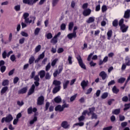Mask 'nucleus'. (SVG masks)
I'll return each mask as SVG.
<instances>
[{
	"instance_id": "nucleus-1",
	"label": "nucleus",
	"mask_w": 130,
	"mask_h": 130,
	"mask_svg": "<svg viewBox=\"0 0 130 130\" xmlns=\"http://www.w3.org/2000/svg\"><path fill=\"white\" fill-rule=\"evenodd\" d=\"M29 13L27 12L23 14V17L24 19L25 23H26V24H31V23H32V24H34V22L35 20H36V17L31 16H30V19H33V21L32 20V19L29 20V18H28V17H29Z\"/></svg>"
},
{
	"instance_id": "nucleus-2",
	"label": "nucleus",
	"mask_w": 130,
	"mask_h": 130,
	"mask_svg": "<svg viewBox=\"0 0 130 130\" xmlns=\"http://www.w3.org/2000/svg\"><path fill=\"white\" fill-rule=\"evenodd\" d=\"M84 120H85V116L81 115L80 117L78 118V121H79V123H75L73 125V127L75 126H83L84 125Z\"/></svg>"
},
{
	"instance_id": "nucleus-3",
	"label": "nucleus",
	"mask_w": 130,
	"mask_h": 130,
	"mask_svg": "<svg viewBox=\"0 0 130 130\" xmlns=\"http://www.w3.org/2000/svg\"><path fill=\"white\" fill-rule=\"evenodd\" d=\"M14 118H13V116L11 114H9L6 117L2 118L1 120L2 123H4V122H7V123H9V122H11L12 120H13Z\"/></svg>"
},
{
	"instance_id": "nucleus-4",
	"label": "nucleus",
	"mask_w": 130,
	"mask_h": 130,
	"mask_svg": "<svg viewBox=\"0 0 130 130\" xmlns=\"http://www.w3.org/2000/svg\"><path fill=\"white\" fill-rule=\"evenodd\" d=\"M76 58L78 61V63L80 67H81L82 69H83L84 70H86V66L83 62V60L82 59V57H81V56L79 55L76 57Z\"/></svg>"
},
{
	"instance_id": "nucleus-5",
	"label": "nucleus",
	"mask_w": 130,
	"mask_h": 130,
	"mask_svg": "<svg viewBox=\"0 0 130 130\" xmlns=\"http://www.w3.org/2000/svg\"><path fill=\"white\" fill-rule=\"evenodd\" d=\"M37 105L41 106L44 104V96L41 95L37 99Z\"/></svg>"
},
{
	"instance_id": "nucleus-6",
	"label": "nucleus",
	"mask_w": 130,
	"mask_h": 130,
	"mask_svg": "<svg viewBox=\"0 0 130 130\" xmlns=\"http://www.w3.org/2000/svg\"><path fill=\"white\" fill-rule=\"evenodd\" d=\"M45 56V52H43L42 54H40L37 59L35 60V63H38L41 59H43Z\"/></svg>"
},
{
	"instance_id": "nucleus-7",
	"label": "nucleus",
	"mask_w": 130,
	"mask_h": 130,
	"mask_svg": "<svg viewBox=\"0 0 130 130\" xmlns=\"http://www.w3.org/2000/svg\"><path fill=\"white\" fill-rule=\"evenodd\" d=\"M58 36H60V32H59L57 35H55V36L51 40V43H53V44H56L57 42V37Z\"/></svg>"
},
{
	"instance_id": "nucleus-8",
	"label": "nucleus",
	"mask_w": 130,
	"mask_h": 130,
	"mask_svg": "<svg viewBox=\"0 0 130 130\" xmlns=\"http://www.w3.org/2000/svg\"><path fill=\"white\" fill-rule=\"evenodd\" d=\"M36 113L37 112V108H32L31 106L27 109V114H32V113Z\"/></svg>"
},
{
	"instance_id": "nucleus-9",
	"label": "nucleus",
	"mask_w": 130,
	"mask_h": 130,
	"mask_svg": "<svg viewBox=\"0 0 130 130\" xmlns=\"http://www.w3.org/2000/svg\"><path fill=\"white\" fill-rule=\"evenodd\" d=\"M61 127H63V128H64L65 129H67L68 128H70V124H69V122L67 121H63L61 123Z\"/></svg>"
},
{
	"instance_id": "nucleus-10",
	"label": "nucleus",
	"mask_w": 130,
	"mask_h": 130,
	"mask_svg": "<svg viewBox=\"0 0 130 130\" xmlns=\"http://www.w3.org/2000/svg\"><path fill=\"white\" fill-rule=\"evenodd\" d=\"M120 27V30L122 33H125L127 29H128V26L125 25V24H123Z\"/></svg>"
},
{
	"instance_id": "nucleus-11",
	"label": "nucleus",
	"mask_w": 130,
	"mask_h": 130,
	"mask_svg": "<svg viewBox=\"0 0 130 130\" xmlns=\"http://www.w3.org/2000/svg\"><path fill=\"white\" fill-rule=\"evenodd\" d=\"M67 37L70 40H72L73 38H76L77 37V34L73 32V33L69 34L67 36Z\"/></svg>"
},
{
	"instance_id": "nucleus-12",
	"label": "nucleus",
	"mask_w": 130,
	"mask_h": 130,
	"mask_svg": "<svg viewBox=\"0 0 130 130\" xmlns=\"http://www.w3.org/2000/svg\"><path fill=\"white\" fill-rule=\"evenodd\" d=\"M100 77H101L102 80H105L107 78V74L105 71H102L99 74Z\"/></svg>"
},
{
	"instance_id": "nucleus-13",
	"label": "nucleus",
	"mask_w": 130,
	"mask_h": 130,
	"mask_svg": "<svg viewBox=\"0 0 130 130\" xmlns=\"http://www.w3.org/2000/svg\"><path fill=\"white\" fill-rule=\"evenodd\" d=\"M45 71L44 70H41L38 73V75L40 76V79H43L45 77Z\"/></svg>"
},
{
	"instance_id": "nucleus-14",
	"label": "nucleus",
	"mask_w": 130,
	"mask_h": 130,
	"mask_svg": "<svg viewBox=\"0 0 130 130\" xmlns=\"http://www.w3.org/2000/svg\"><path fill=\"white\" fill-rule=\"evenodd\" d=\"M91 14V10L90 9H85L83 12V16L85 17H87V16H89Z\"/></svg>"
},
{
	"instance_id": "nucleus-15",
	"label": "nucleus",
	"mask_w": 130,
	"mask_h": 130,
	"mask_svg": "<svg viewBox=\"0 0 130 130\" xmlns=\"http://www.w3.org/2000/svg\"><path fill=\"white\" fill-rule=\"evenodd\" d=\"M34 91H35V85L32 84L31 85V88L29 90V91L28 92V95H32V94H33V92H34Z\"/></svg>"
},
{
	"instance_id": "nucleus-16",
	"label": "nucleus",
	"mask_w": 130,
	"mask_h": 130,
	"mask_svg": "<svg viewBox=\"0 0 130 130\" xmlns=\"http://www.w3.org/2000/svg\"><path fill=\"white\" fill-rule=\"evenodd\" d=\"M130 17V10L127 9L126 11H125L124 14V18L125 19H129Z\"/></svg>"
},
{
	"instance_id": "nucleus-17",
	"label": "nucleus",
	"mask_w": 130,
	"mask_h": 130,
	"mask_svg": "<svg viewBox=\"0 0 130 130\" xmlns=\"http://www.w3.org/2000/svg\"><path fill=\"white\" fill-rule=\"evenodd\" d=\"M69 84H70V80H64L63 82V88L64 89H67L68 88V86H69Z\"/></svg>"
},
{
	"instance_id": "nucleus-18",
	"label": "nucleus",
	"mask_w": 130,
	"mask_h": 130,
	"mask_svg": "<svg viewBox=\"0 0 130 130\" xmlns=\"http://www.w3.org/2000/svg\"><path fill=\"white\" fill-rule=\"evenodd\" d=\"M27 90L28 88L27 87H23V88L18 91V94H25V93L27 92Z\"/></svg>"
},
{
	"instance_id": "nucleus-19",
	"label": "nucleus",
	"mask_w": 130,
	"mask_h": 130,
	"mask_svg": "<svg viewBox=\"0 0 130 130\" xmlns=\"http://www.w3.org/2000/svg\"><path fill=\"white\" fill-rule=\"evenodd\" d=\"M55 111H59V112H62V111H63V109H62V107L60 105H57L55 108Z\"/></svg>"
},
{
	"instance_id": "nucleus-20",
	"label": "nucleus",
	"mask_w": 130,
	"mask_h": 130,
	"mask_svg": "<svg viewBox=\"0 0 130 130\" xmlns=\"http://www.w3.org/2000/svg\"><path fill=\"white\" fill-rule=\"evenodd\" d=\"M60 88L61 86H55L52 90L53 93V94H56V93H57V92L59 91V90H60Z\"/></svg>"
},
{
	"instance_id": "nucleus-21",
	"label": "nucleus",
	"mask_w": 130,
	"mask_h": 130,
	"mask_svg": "<svg viewBox=\"0 0 130 130\" xmlns=\"http://www.w3.org/2000/svg\"><path fill=\"white\" fill-rule=\"evenodd\" d=\"M53 85H54L56 87H59L61 84V82L60 81L55 80L53 82Z\"/></svg>"
},
{
	"instance_id": "nucleus-22",
	"label": "nucleus",
	"mask_w": 130,
	"mask_h": 130,
	"mask_svg": "<svg viewBox=\"0 0 130 130\" xmlns=\"http://www.w3.org/2000/svg\"><path fill=\"white\" fill-rule=\"evenodd\" d=\"M54 101L55 103H60L61 102V98L59 96H56L54 98Z\"/></svg>"
},
{
	"instance_id": "nucleus-23",
	"label": "nucleus",
	"mask_w": 130,
	"mask_h": 130,
	"mask_svg": "<svg viewBox=\"0 0 130 130\" xmlns=\"http://www.w3.org/2000/svg\"><path fill=\"white\" fill-rule=\"evenodd\" d=\"M81 86L83 89H85V87H87V86H88V82H87L85 80L82 81L81 83Z\"/></svg>"
},
{
	"instance_id": "nucleus-24",
	"label": "nucleus",
	"mask_w": 130,
	"mask_h": 130,
	"mask_svg": "<svg viewBox=\"0 0 130 130\" xmlns=\"http://www.w3.org/2000/svg\"><path fill=\"white\" fill-rule=\"evenodd\" d=\"M120 113V109H116L112 111V114L115 115H118Z\"/></svg>"
},
{
	"instance_id": "nucleus-25",
	"label": "nucleus",
	"mask_w": 130,
	"mask_h": 130,
	"mask_svg": "<svg viewBox=\"0 0 130 130\" xmlns=\"http://www.w3.org/2000/svg\"><path fill=\"white\" fill-rule=\"evenodd\" d=\"M35 60V57H34V56L33 55H31L29 59V61H28L29 64H32V63H34Z\"/></svg>"
},
{
	"instance_id": "nucleus-26",
	"label": "nucleus",
	"mask_w": 130,
	"mask_h": 130,
	"mask_svg": "<svg viewBox=\"0 0 130 130\" xmlns=\"http://www.w3.org/2000/svg\"><path fill=\"white\" fill-rule=\"evenodd\" d=\"M45 80H50L51 79V74L49 72H47L45 75Z\"/></svg>"
},
{
	"instance_id": "nucleus-27",
	"label": "nucleus",
	"mask_w": 130,
	"mask_h": 130,
	"mask_svg": "<svg viewBox=\"0 0 130 130\" xmlns=\"http://www.w3.org/2000/svg\"><path fill=\"white\" fill-rule=\"evenodd\" d=\"M88 110L89 112L87 113V115H90V114L94 113V112L95 111V107L89 108Z\"/></svg>"
},
{
	"instance_id": "nucleus-28",
	"label": "nucleus",
	"mask_w": 130,
	"mask_h": 130,
	"mask_svg": "<svg viewBox=\"0 0 130 130\" xmlns=\"http://www.w3.org/2000/svg\"><path fill=\"white\" fill-rule=\"evenodd\" d=\"M95 21V18L90 17L88 18L87 20H86V22L88 24H90L91 23H93Z\"/></svg>"
},
{
	"instance_id": "nucleus-29",
	"label": "nucleus",
	"mask_w": 130,
	"mask_h": 130,
	"mask_svg": "<svg viewBox=\"0 0 130 130\" xmlns=\"http://www.w3.org/2000/svg\"><path fill=\"white\" fill-rule=\"evenodd\" d=\"M7 91H8V87L6 86L3 87L1 90V95L5 94V93H6Z\"/></svg>"
},
{
	"instance_id": "nucleus-30",
	"label": "nucleus",
	"mask_w": 130,
	"mask_h": 130,
	"mask_svg": "<svg viewBox=\"0 0 130 130\" xmlns=\"http://www.w3.org/2000/svg\"><path fill=\"white\" fill-rule=\"evenodd\" d=\"M125 64L126 66H130V58L128 57H126L125 59Z\"/></svg>"
},
{
	"instance_id": "nucleus-31",
	"label": "nucleus",
	"mask_w": 130,
	"mask_h": 130,
	"mask_svg": "<svg viewBox=\"0 0 130 130\" xmlns=\"http://www.w3.org/2000/svg\"><path fill=\"white\" fill-rule=\"evenodd\" d=\"M112 91H113V92L115 94H117V93L119 92V89L116 88V86H114L112 88Z\"/></svg>"
},
{
	"instance_id": "nucleus-32",
	"label": "nucleus",
	"mask_w": 130,
	"mask_h": 130,
	"mask_svg": "<svg viewBox=\"0 0 130 130\" xmlns=\"http://www.w3.org/2000/svg\"><path fill=\"white\" fill-rule=\"evenodd\" d=\"M107 36L108 40H110V38H111V36H112V30H110L108 31Z\"/></svg>"
},
{
	"instance_id": "nucleus-33",
	"label": "nucleus",
	"mask_w": 130,
	"mask_h": 130,
	"mask_svg": "<svg viewBox=\"0 0 130 130\" xmlns=\"http://www.w3.org/2000/svg\"><path fill=\"white\" fill-rule=\"evenodd\" d=\"M74 27V22H71L69 24V30L70 31H72L73 30V28Z\"/></svg>"
},
{
	"instance_id": "nucleus-34",
	"label": "nucleus",
	"mask_w": 130,
	"mask_h": 130,
	"mask_svg": "<svg viewBox=\"0 0 130 130\" xmlns=\"http://www.w3.org/2000/svg\"><path fill=\"white\" fill-rule=\"evenodd\" d=\"M77 94H75L73 95V96H71L70 98V102H74L75 100H76V99L77 98Z\"/></svg>"
},
{
	"instance_id": "nucleus-35",
	"label": "nucleus",
	"mask_w": 130,
	"mask_h": 130,
	"mask_svg": "<svg viewBox=\"0 0 130 130\" xmlns=\"http://www.w3.org/2000/svg\"><path fill=\"white\" fill-rule=\"evenodd\" d=\"M130 108V103L129 104H125L124 105V108L123 109L124 111H126L128 109Z\"/></svg>"
},
{
	"instance_id": "nucleus-36",
	"label": "nucleus",
	"mask_w": 130,
	"mask_h": 130,
	"mask_svg": "<svg viewBox=\"0 0 130 130\" xmlns=\"http://www.w3.org/2000/svg\"><path fill=\"white\" fill-rule=\"evenodd\" d=\"M125 81V78L122 77L118 80V83L120 84H123Z\"/></svg>"
},
{
	"instance_id": "nucleus-37",
	"label": "nucleus",
	"mask_w": 130,
	"mask_h": 130,
	"mask_svg": "<svg viewBox=\"0 0 130 130\" xmlns=\"http://www.w3.org/2000/svg\"><path fill=\"white\" fill-rule=\"evenodd\" d=\"M50 68H51V64L50 63V62H49L46 66V68H45L46 72H48V71L50 70Z\"/></svg>"
},
{
	"instance_id": "nucleus-38",
	"label": "nucleus",
	"mask_w": 130,
	"mask_h": 130,
	"mask_svg": "<svg viewBox=\"0 0 130 130\" xmlns=\"http://www.w3.org/2000/svg\"><path fill=\"white\" fill-rule=\"evenodd\" d=\"M112 24L114 27H117V26L118 25V20L117 19H115L113 21Z\"/></svg>"
},
{
	"instance_id": "nucleus-39",
	"label": "nucleus",
	"mask_w": 130,
	"mask_h": 130,
	"mask_svg": "<svg viewBox=\"0 0 130 130\" xmlns=\"http://www.w3.org/2000/svg\"><path fill=\"white\" fill-rule=\"evenodd\" d=\"M45 37H47V39H51V38L53 37L52 34L50 32L46 34Z\"/></svg>"
},
{
	"instance_id": "nucleus-40",
	"label": "nucleus",
	"mask_w": 130,
	"mask_h": 130,
	"mask_svg": "<svg viewBox=\"0 0 130 130\" xmlns=\"http://www.w3.org/2000/svg\"><path fill=\"white\" fill-rule=\"evenodd\" d=\"M41 49V45H39L35 48V52H36V53H37V52H39V51H40Z\"/></svg>"
},
{
	"instance_id": "nucleus-41",
	"label": "nucleus",
	"mask_w": 130,
	"mask_h": 130,
	"mask_svg": "<svg viewBox=\"0 0 130 130\" xmlns=\"http://www.w3.org/2000/svg\"><path fill=\"white\" fill-rule=\"evenodd\" d=\"M107 97H108V92H104L101 96L102 99H106Z\"/></svg>"
},
{
	"instance_id": "nucleus-42",
	"label": "nucleus",
	"mask_w": 130,
	"mask_h": 130,
	"mask_svg": "<svg viewBox=\"0 0 130 130\" xmlns=\"http://www.w3.org/2000/svg\"><path fill=\"white\" fill-rule=\"evenodd\" d=\"M39 32H40V28L37 27L35 30V35L37 36L38 34H39Z\"/></svg>"
},
{
	"instance_id": "nucleus-43",
	"label": "nucleus",
	"mask_w": 130,
	"mask_h": 130,
	"mask_svg": "<svg viewBox=\"0 0 130 130\" xmlns=\"http://www.w3.org/2000/svg\"><path fill=\"white\" fill-rule=\"evenodd\" d=\"M36 121H37V117L35 116L33 119L30 121L29 124H34Z\"/></svg>"
},
{
	"instance_id": "nucleus-44",
	"label": "nucleus",
	"mask_w": 130,
	"mask_h": 130,
	"mask_svg": "<svg viewBox=\"0 0 130 130\" xmlns=\"http://www.w3.org/2000/svg\"><path fill=\"white\" fill-rule=\"evenodd\" d=\"M63 70V67L62 66H59L58 68V72L59 74H61Z\"/></svg>"
},
{
	"instance_id": "nucleus-45",
	"label": "nucleus",
	"mask_w": 130,
	"mask_h": 130,
	"mask_svg": "<svg viewBox=\"0 0 130 130\" xmlns=\"http://www.w3.org/2000/svg\"><path fill=\"white\" fill-rule=\"evenodd\" d=\"M60 73H58V70L56 69L53 73V75L54 78H56L57 75H59Z\"/></svg>"
},
{
	"instance_id": "nucleus-46",
	"label": "nucleus",
	"mask_w": 130,
	"mask_h": 130,
	"mask_svg": "<svg viewBox=\"0 0 130 130\" xmlns=\"http://www.w3.org/2000/svg\"><path fill=\"white\" fill-rule=\"evenodd\" d=\"M14 10L16 11V12H19L21 10V6L17 5L14 7Z\"/></svg>"
},
{
	"instance_id": "nucleus-47",
	"label": "nucleus",
	"mask_w": 130,
	"mask_h": 130,
	"mask_svg": "<svg viewBox=\"0 0 130 130\" xmlns=\"http://www.w3.org/2000/svg\"><path fill=\"white\" fill-rule=\"evenodd\" d=\"M57 60H58V59L57 58H56L52 61L51 62L52 67H54V66H55V64H56V62H57Z\"/></svg>"
},
{
	"instance_id": "nucleus-48",
	"label": "nucleus",
	"mask_w": 130,
	"mask_h": 130,
	"mask_svg": "<svg viewBox=\"0 0 130 130\" xmlns=\"http://www.w3.org/2000/svg\"><path fill=\"white\" fill-rule=\"evenodd\" d=\"M50 106V103L48 102H46V105H45V111H47V110H48V108H49Z\"/></svg>"
},
{
	"instance_id": "nucleus-49",
	"label": "nucleus",
	"mask_w": 130,
	"mask_h": 130,
	"mask_svg": "<svg viewBox=\"0 0 130 130\" xmlns=\"http://www.w3.org/2000/svg\"><path fill=\"white\" fill-rule=\"evenodd\" d=\"M61 106L63 110H64V108H69L70 107V105L68 104H63Z\"/></svg>"
},
{
	"instance_id": "nucleus-50",
	"label": "nucleus",
	"mask_w": 130,
	"mask_h": 130,
	"mask_svg": "<svg viewBox=\"0 0 130 130\" xmlns=\"http://www.w3.org/2000/svg\"><path fill=\"white\" fill-rule=\"evenodd\" d=\"M59 0H53L52 1V7H55L57 5Z\"/></svg>"
},
{
	"instance_id": "nucleus-51",
	"label": "nucleus",
	"mask_w": 130,
	"mask_h": 130,
	"mask_svg": "<svg viewBox=\"0 0 130 130\" xmlns=\"http://www.w3.org/2000/svg\"><path fill=\"white\" fill-rule=\"evenodd\" d=\"M107 11V7L106 5H103L102 7V12L104 13Z\"/></svg>"
},
{
	"instance_id": "nucleus-52",
	"label": "nucleus",
	"mask_w": 130,
	"mask_h": 130,
	"mask_svg": "<svg viewBox=\"0 0 130 130\" xmlns=\"http://www.w3.org/2000/svg\"><path fill=\"white\" fill-rule=\"evenodd\" d=\"M122 101L123 102H127L128 101V97L127 96H124L122 98Z\"/></svg>"
},
{
	"instance_id": "nucleus-53",
	"label": "nucleus",
	"mask_w": 130,
	"mask_h": 130,
	"mask_svg": "<svg viewBox=\"0 0 130 130\" xmlns=\"http://www.w3.org/2000/svg\"><path fill=\"white\" fill-rule=\"evenodd\" d=\"M21 35H22V36H23V37H28V36H29V35H28V34H27V32H25V31H21L20 33Z\"/></svg>"
},
{
	"instance_id": "nucleus-54",
	"label": "nucleus",
	"mask_w": 130,
	"mask_h": 130,
	"mask_svg": "<svg viewBox=\"0 0 130 130\" xmlns=\"http://www.w3.org/2000/svg\"><path fill=\"white\" fill-rule=\"evenodd\" d=\"M3 86H7L9 85V80H5L2 83Z\"/></svg>"
},
{
	"instance_id": "nucleus-55",
	"label": "nucleus",
	"mask_w": 130,
	"mask_h": 130,
	"mask_svg": "<svg viewBox=\"0 0 130 130\" xmlns=\"http://www.w3.org/2000/svg\"><path fill=\"white\" fill-rule=\"evenodd\" d=\"M119 117L120 121H123L125 119V117L123 115H119Z\"/></svg>"
},
{
	"instance_id": "nucleus-56",
	"label": "nucleus",
	"mask_w": 130,
	"mask_h": 130,
	"mask_svg": "<svg viewBox=\"0 0 130 130\" xmlns=\"http://www.w3.org/2000/svg\"><path fill=\"white\" fill-rule=\"evenodd\" d=\"M66 24L62 23V24H61L60 25L61 30H66Z\"/></svg>"
},
{
	"instance_id": "nucleus-57",
	"label": "nucleus",
	"mask_w": 130,
	"mask_h": 130,
	"mask_svg": "<svg viewBox=\"0 0 130 130\" xmlns=\"http://www.w3.org/2000/svg\"><path fill=\"white\" fill-rule=\"evenodd\" d=\"M72 58H73V57H72L71 56H69L68 57V60L69 62V64H72L73 63V61H72Z\"/></svg>"
},
{
	"instance_id": "nucleus-58",
	"label": "nucleus",
	"mask_w": 130,
	"mask_h": 130,
	"mask_svg": "<svg viewBox=\"0 0 130 130\" xmlns=\"http://www.w3.org/2000/svg\"><path fill=\"white\" fill-rule=\"evenodd\" d=\"M19 44H23L25 42V38H22L19 39Z\"/></svg>"
},
{
	"instance_id": "nucleus-59",
	"label": "nucleus",
	"mask_w": 130,
	"mask_h": 130,
	"mask_svg": "<svg viewBox=\"0 0 130 130\" xmlns=\"http://www.w3.org/2000/svg\"><path fill=\"white\" fill-rule=\"evenodd\" d=\"M6 66H2L1 67V69H0V71L1 72L3 73H5V71H6Z\"/></svg>"
},
{
	"instance_id": "nucleus-60",
	"label": "nucleus",
	"mask_w": 130,
	"mask_h": 130,
	"mask_svg": "<svg viewBox=\"0 0 130 130\" xmlns=\"http://www.w3.org/2000/svg\"><path fill=\"white\" fill-rule=\"evenodd\" d=\"M35 81H36V82H39V81H40V78H39V75H36V76H35V78H34Z\"/></svg>"
},
{
	"instance_id": "nucleus-61",
	"label": "nucleus",
	"mask_w": 130,
	"mask_h": 130,
	"mask_svg": "<svg viewBox=\"0 0 130 130\" xmlns=\"http://www.w3.org/2000/svg\"><path fill=\"white\" fill-rule=\"evenodd\" d=\"M114 84H115V81L112 80L108 83V86H112V85H114Z\"/></svg>"
},
{
	"instance_id": "nucleus-62",
	"label": "nucleus",
	"mask_w": 130,
	"mask_h": 130,
	"mask_svg": "<svg viewBox=\"0 0 130 130\" xmlns=\"http://www.w3.org/2000/svg\"><path fill=\"white\" fill-rule=\"evenodd\" d=\"M2 56L3 58H7V51H4L3 53H2Z\"/></svg>"
},
{
	"instance_id": "nucleus-63",
	"label": "nucleus",
	"mask_w": 130,
	"mask_h": 130,
	"mask_svg": "<svg viewBox=\"0 0 130 130\" xmlns=\"http://www.w3.org/2000/svg\"><path fill=\"white\" fill-rule=\"evenodd\" d=\"M127 125V123L126 122H123L121 123V126L122 127H125Z\"/></svg>"
},
{
	"instance_id": "nucleus-64",
	"label": "nucleus",
	"mask_w": 130,
	"mask_h": 130,
	"mask_svg": "<svg viewBox=\"0 0 130 130\" xmlns=\"http://www.w3.org/2000/svg\"><path fill=\"white\" fill-rule=\"evenodd\" d=\"M10 59L12 61L16 60V56H15V55H12L10 57Z\"/></svg>"
}]
</instances>
